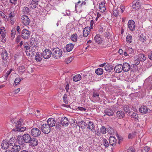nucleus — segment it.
<instances>
[{"mask_svg":"<svg viewBox=\"0 0 152 152\" xmlns=\"http://www.w3.org/2000/svg\"><path fill=\"white\" fill-rule=\"evenodd\" d=\"M31 138V135L29 134H25L23 136L18 138V143L21 144L23 143L24 142L27 143H30Z\"/></svg>","mask_w":152,"mask_h":152,"instance_id":"nucleus-1","label":"nucleus"},{"mask_svg":"<svg viewBox=\"0 0 152 152\" xmlns=\"http://www.w3.org/2000/svg\"><path fill=\"white\" fill-rule=\"evenodd\" d=\"M52 57L56 59L60 58L62 54V50L58 48H53L52 50Z\"/></svg>","mask_w":152,"mask_h":152,"instance_id":"nucleus-2","label":"nucleus"},{"mask_svg":"<svg viewBox=\"0 0 152 152\" xmlns=\"http://www.w3.org/2000/svg\"><path fill=\"white\" fill-rule=\"evenodd\" d=\"M24 48L26 49L25 52L27 55L31 57L34 56L35 53L36 47H33L31 46H24Z\"/></svg>","mask_w":152,"mask_h":152,"instance_id":"nucleus-3","label":"nucleus"},{"mask_svg":"<svg viewBox=\"0 0 152 152\" xmlns=\"http://www.w3.org/2000/svg\"><path fill=\"white\" fill-rule=\"evenodd\" d=\"M125 10L124 6L122 5H121L120 7L115 8L113 9V14L115 16H118L120 13H122Z\"/></svg>","mask_w":152,"mask_h":152,"instance_id":"nucleus-4","label":"nucleus"},{"mask_svg":"<svg viewBox=\"0 0 152 152\" xmlns=\"http://www.w3.org/2000/svg\"><path fill=\"white\" fill-rule=\"evenodd\" d=\"M11 142L10 144L9 150H10L12 152L13 151H19L20 150V146L19 145H17L15 144L13 141H12L10 140Z\"/></svg>","mask_w":152,"mask_h":152,"instance_id":"nucleus-5","label":"nucleus"},{"mask_svg":"<svg viewBox=\"0 0 152 152\" xmlns=\"http://www.w3.org/2000/svg\"><path fill=\"white\" fill-rule=\"evenodd\" d=\"M47 124H45L42 125L41 129L42 132L45 134L49 133L51 130V128Z\"/></svg>","mask_w":152,"mask_h":152,"instance_id":"nucleus-6","label":"nucleus"},{"mask_svg":"<svg viewBox=\"0 0 152 152\" xmlns=\"http://www.w3.org/2000/svg\"><path fill=\"white\" fill-rule=\"evenodd\" d=\"M31 134L34 137H36L40 135L41 132L38 129L34 128L31 129Z\"/></svg>","mask_w":152,"mask_h":152,"instance_id":"nucleus-7","label":"nucleus"},{"mask_svg":"<svg viewBox=\"0 0 152 152\" xmlns=\"http://www.w3.org/2000/svg\"><path fill=\"white\" fill-rule=\"evenodd\" d=\"M30 31L26 29H24L22 31L21 36L24 39H28L30 37Z\"/></svg>","mask_w":152,"mask_h":152,"instance_id":"nucleus-8","label":"nucleus"},{"mask_svg":"<svg viewBox=\"0 0 152 152\" xmlns=\"http://www.w3.org/2000/svg\"><path fill=\"white\" fill-rule=\"evenodd\" d=\"M136 25L134 22L132 20H129L128 23V28L131 31H133L135 30Z\"/></svg>","mask_w":152,"mask_h":152,"instance_id":"nucleus-9","label":"nucleus"},{"mask_svg":"<svg viewBox=\"0 0 152 152\" xmlns=\"http://www.w3.org/2000/svg\"><path fill=\"white\" fill-rule=\"evenodd\" d=\"M21 22L23 25L27 26L29 24L30 20L27 16L23 15L21 16Z\"/></svg>","mask_w":152,"mask_h":152,"instance_id":"nucleus-10","label":"nucleus"},{"mask_svg":"<svg viewBox=\"0 0 152 152\" xmlns=\"http://www.w3.org/2000/svg\"><path fill=\"white\" fill-rule=\"evenodd\" d=\"M52 53L50 50L46 49L43 52L42 56L44 58L48 59L50 57Z\"/></svg>","mask_w":152,"mask_h":152,"instance_id":"nucleus-11","label":"nucleus"},{"mask_svg":"<svg viewBox=\"0 0 152 152\" xmlns=\"http://www.w3.org/2000/svg\"><path fill=\"white\" fill-rule=\"evenodd\" d=\"M11 139L9 141L7 140H3L2 142L1 146L2 148L5 149H7L8 148H9L10 144L11 142Z\"/></svg>","mask_w":152,"mask_h":152,"instance_id":"nucleus-12","label":"nucleus"},{"mask_svg":"<svg viewBox=\"0 0 152 152\" xmlns=\"http://www.w3.org/2000/svg\"><path fill=\"white\" fill-rule=\"evenodd\" d=\"M23 124V120L20 118L19 119H17L15 122L14 124V126H15L16 127L18 128L20 127Z\"/></svg>","mask_w":152,"mask_h":152,"instance_id":"nucleus-13","label":"nucleus"},{"mask_svg":"<svg viewBox=\"0 0 152 152\" xmlns=\"http://www.w3.org/2000/svg\"><path fill=\"white\" fill-rule=\"evenodd\" d=\"M1 57L3 60L6 61L8 58V53L7 51L3 50L1 54Z\"/></svg>","mask_w":152,"mask_h":152,"instance_id":"nucleus-14","label":"nucleus"},{"mask_svg":"<svg viewBox=\"0 0 152 152\" xmlns=\"http://www.w3.org/2000/svg\"><path fill=\"white\" fill-rule=\"evenodd\" d=\"M61 124L63 126H68L69 123L68 119L65 117L62 118L61 120Z\"/></svg>","mask_w":152,"mask_h":152,"instance_id":"nucleus-15","label":"nucleus"},{"mask_svg":"<svg viewBox=\"0 0 152 152\" xmlns=\"http://www.w3.org/2000/svg\"><path fill=\"white\" fill-rule=\"evenodd\" d=\"M47 124H48L49 126L51 128V127L55 126L56 124V121L53 118H49L47 121Z\"/></svg>","mask_w":152,"mask_h":152,"instance_id":"nucleus-16","label":"nucleus"},{"mask_svg":"<svg viewBox=\"0 0 152 152\" xmlns=\"http://www.w3.org/2000/svg\"><path fill=\"white\" fill-rule=\"evenodd\" d=\"M109 143L112 146L115 145L117 140L113 136H110L109 138Z\"/></svg>","mask_w":152,"mask_h":152,"instance_id":"nucleus-17","label":"nucleus"},{"mask_svg":"<svg viewBox=\"0 0 152 152\" xmlns=\"http://www.w3.org/2000/svg\"><path fill=\"white\" fill-rule=\"evenodd\" d=\"M150 110L147 108L146 106L144 105L142 106L139 108V111L142 113H146L148 112H149Z\"/></svg>","mask_w":152,"mask_h":152,"instance_id":"nucleus-18","label":"nucleus"},{"mask_svg":"<svg viewBox=\"0 0 152 152\" xmlns=\"http://www.w3.org/2000/svg\"><path fill=\"white\" fill-rule=\"evenodd\" d=\"M123 69L122 65L121 64L117 65L114 68L115 71L117 73H120L121 72Z\"/></svg>","mask_w":152,"mask_h":152,"instance_id":"nucleus-19","label":"nucleus"},{"mask_svg":"<svg viewBox=\"0 0 152 152\" xmlns=\"http://www.w3.org/2000/svg\"><path fill=\"white\" fill-rule=\"evenodd\" d=\"M140 4L138 1H134L132 6V8L133 10H135L138 9L140 8Z\"/></svg>","mask_w":152,"mask_h":152,"instance_id":"nucleus-20","label":"nucleus"},{"mask_svg":"<svg viewBox=\"0 0 152 152\" xmlns=\"http://www.w3.org/2000/svg\"><path fill=\"white\" fill-rule=\"evenodd\" d=\"M94 40L95 42L98 44H100L102 42V38L99 34H96L94 38Z\"/></svg>","mask_w":152,"mask_h":152,"instance_id":"nucleus-21","label":"nucleus"},{"mask_svg":"<svg viewBox=\"0 0 152 152\" xmlns=\"http://www.w3.org/2000/svg\"><path fill=\"white\" fill-rule=\"evenodd\" d=\"M123 70L126 72L129 71L130 68V65L128 63H125L123 64Z\"/></svg>","mask_w":152,"mask_h":152,"instance_id":"nucleus-22","label":"nucleus"},{"mask_svg":"<svg viewBox=\"0 0 152 152\" xmlns=\"http://www.w3.org/2000/svg\"><path fill=\"white\" fill-rule=\"evenodd\" d=\"M90 32V28L88 27H86L84 29L83 32V36L84 37H87Z\"/></svg>","mask_w":152,"mask_h":152,"instance_id":"nucleus-23","label":"nucleus"},{"mask_svg":"<svg viewBox=\"0 0 152 152\" xmlns=\"http://www.w3.org/2000/svg\"><path fill=\"white\" fill-rule=\"evenodd\" d=\"M99 8L101 12H104L106 10L105 3L103 2L100 3L99 4Z\"/></svg>","mask_w":152,"mask_h":152,"instance_id":"nucleus-24","label":"nucleus"},{"mask_svg":"<svg viewBox=\"0 0 152 152\" xmlns=\"http://www.w3.org/2000/svg\"><path fill=\"white\" fill-rule=\"evenodd\" d=\"M7 31L5 28L4 26H1L0 28V34L1 37L6 36Z\"/></svg>","mask_w":152,"mask_h":152,"instance_id":"nucleus-25","label":"nucleus"},{"mask_svg":"<svg viewBox=\"0 0 152 152\" xmlns=\"http://www.w3.org/2000/svg\"><path fill=\"white\" fill-rule=\"evenodd\" d=\"M35 58L37 61H41L42 59V53L39 52H37L35 55Z\"/></svg>","mask_w":152,"mask_h":152,"instance_id":"nucleus-26","label":"nucleus"},{"mask_svg":"<svg viewBox=\"0 0 152 152\" xmlns=\"http://www.w3.org/2000/svg\"><path fill=\"white\" fill-rule=\"evenodd\" d=\"M30 140L31 142H30V143H31L33 146H36L38 145V142L36 138L34 137H31Z\"/></svg>","mask_w":152,"mask_h":152,"instance_id":"nucleus-27","label":"nucleus"},{"mask_svg":"<svg viewBox=\"0 0 152 152\" xmlns=\"http://www.w3.org/2000/svg\"><path fill=\"white\" fill-rule=\"evenodd\" d=\"M87 128L92 131L95 130V126L92 122L89 121L88 122V124Z\"/></svg>","mask_w":152,"mask_h":152,"instance_id":"nucleus-28","label":"nucleus"},{"mask_svg":"<svg viewBox=\"0 0 152 152\" xmlns=\"http://www.w3.org/2000/svg\"><path fill=\"white\" fill-rule=\"evenodd\" d=\"M104 113L106 115L109 116H113V111L111 110L106 109L104 110Z\"/></svg>","mask_w":152,"mask_h":152,"instance_id":"nucleus-29","label":"nucleus"},{"mask_svg":"<svg viewBox=\"0 0 152 152\" xmlns=\"http://www.w3.org/2000/svg\"><path fill=\"white\" fill-rule=\"evenodd\" d=\"M74 47V45L72 43L67 45L66 47V50L67 51L69 52L71 51Z\"/></svg>","mask_w":152,"mask_h":152,"instance_id":"nucleus-30","label":"nucleus"},{"mask_svg":"<svg viewBox=\"0 0 152 152\" xmlns=\"http://www.w3.org/2000/svg\"><path fill=\"white\" fill-rule=\"evenodd\" d=\"M116 115L120 118H123L125 116L124 113L121 111H119L117 112L116 113Z\"/></svg>","mask_w":152,"mask_h":152,"instance_id":"nucleus-31","label":"nucleus"},{"mask_svg":"<svg viewBox=\"0 0 152 152\" xmlns=\"http://www.w3.org/2000/svg\"><path fill=\"white\" fill-rule=\"evenodd\" d=\"M151 78L148 77L145 80L144 83L145 84L147 83L150 88L152 89V82L150 81H151Z\"/></svg>","mask_w":152,"mask_h":152,"instance_id":"nucleus-32","label":"nucleus"},{"mask_svg":"<svg viewBox=\"0 0 152 152\" xmlns=\"http://www.w3.org/2000/svg\"><path fill=\"white\" fill-rule=\"evenodd\" d=\"M81 76L80 75L77 74L73 77V80L75 82L78 81L81 79Z\"/></svg>","mask_w":152,"mask_h":152,"instance_id":"nucleus-33","label":"nucleus"},{"mask_svg":"<svg viewBox=\"0 0 152 152\" xmlns=\"http://www.w3.org/2000/svg\"><path fill=\"white\" fill-rule=\"evenodd\" d=\"M71 40L74 42L77 41V36L76 34H74L72 35L70 37Z\"/></svg>","mask_w":152,"mask_h":152,"instance_id":"nucleus-34","label":"nucleus"},{"mask_svg":"<svg viewBox=\"0 0 152 152\" xmlns=\"http://www.w3.org/2000/svg\"><path fill=\"white\" fill-rule=\"evenodd\" d=\"M138 57L140 61H144L146 60V57L143 54H140L139 55Z\"/></svg>","mask_w":152,"mask_h":152,"instance_id":"nucleus-35","label":"nucleus"},{"mask_svg":"<svg viewBox=\"0 0 152 152\" xmlns=\"http://www.w3.org/2000/svg\"><path fill=\"white\" fill-rule=\"evenodd\" d=\"M26 129V127H23L20 128H16L14 129V131L15 132H23Z\"/></svg>","mask_w":152,"mask_h":152,"instance_id":"nucleus-36","label":"nucleus"},{"mask_svg":"<svg viewBox=\"0 0 152 152\" xmlns=\"http://www.w3.org/2000/svg\"><path fill=\"white\" fill-rule=\"evenodd\" d=\"M102 143L106 148H107L109 146V143L104 138L102 139Z\"/></svg>","mask_w":152,"mask_h":152,"instance_id":"nucleus-37","label":"nucleus"},{"mask_svg":"<svg viewBox=\"0 0 152 152\" xmlns=\"http://www.w3.org/2000/svg\"><path fill=\"white\" fill-rule=\"evenodd\" d=\"M132 37L130 34H128L126 37V41L127 42L130 44L132 42Z\"/></svg>","mask_w":152,"mask_h":152,"instance_id":"nucleus-38","label":"nucleus"},{"mask_svg":"<svg viewBox=\"0 0 152 152\" xmlns=\"http://www.w3.org/2000/svg\"><path fill=\"white\" fill-rule=\"evenodd\" d=\"M95 72L98 75H100L103 74V71L102 69L100 68H99L96 70L95 71Z\"/></svg>","mask_w":152,"mask_h":152,"instance_id":"nucleus-39","label":"nucleus"},{"mask_svg":"<svg viewBox=\"0 0 152 152\" xmlns=\"http://www.w3.org/2000/svg\"><path fill=\"white\" fill-rule=\"evenodd\" d=\"M104 68L105 70L108 72H110L111 71V70L113 69L112 67L110 66L108 64L105 65Z\"/></svg>","mask_w":152,"mask_h":152,"instance_id":"nucleus-40","label":"nucleus"},{"mask_svg":"<svg viewBox=\"0 0 152 152\" xmlns=\"http://www.w3.org/2000/svg\"><path fill=\"white\" fill-rule=\"evenodd\" d=\"M23 12L25 14H28L29 12V8L26 7H24L23 10Z\"/></svg>","mask_w":152,"mask_h":152,"instance_id":"nucleus-41","label":"nucleus"},{"mask_svg":"<svg viewBox=\"0 0 152 152\" xmlns=\"http://www.w3.org/2000/svg\"><path fill=\"white\" fill-rule=\"evenodd\" d=\"M132 118L134 119L135 121L137 120L138 118V115L136 113H133L131 115Z\"/></svg>","mask_w":152,"mask_h":152,"instance_id":"nucleus-42","label":"nucleus"},{"mask_svg":"<svg viewBox=\"0 0 152 152\" xmlns=\"http://www.w3.org/2000/svg\"><path fill=\"white\" fill-rule=\"evenodd\" d=\"M124 111L126 113H129L130 111V108L128 105H125L124 107Z\"/></svg>","mask_w":152,"mask_h":152,"instance_id":"nucleus-43","label":"nucleus"},{"mask_svg":"<svg viewBox=\"0 0 152 152\" xmlns=\"http://www.w3.org/2000/svg\"><path fill=\"white\" fill-rule=\"evenodd\" d=\"M73 59L72 57L67 58L65 59V62L67 64L69 63L72 61Z\"/></svg>","mask_w":152,"mask_h":152,"instance_id":"nucleus-44","label":"nucleus"},{"mask_svg":"<svg viewBox=\"0 0 152 152\" xmlns=\"http://www.w3.org/2000/svg\"><path fill=\"white\" fill-rule=\"evenodd\" d=\"M21 81V79L20 78H17L15 80L14 82V85L15 86H17L18 84L20 83Z\"/></svg>","mask_w":152,"mask_h":152,"instance_id":"nucleus-45","label":"nucleus"},{"mask_svg":"<svg viewBox=\"0 0 152 152\" xmlns=\"http://www.w3.org/2000/svg\"><path fill=\"white\" fill-rule=\"evenodd\" d=\"M139 40L142 42H144L146 41L145 37L143 34H141L139 37Z\"/></svg>","mask_w":152,"mask_h":152,"instance_id":"nucleus-46","label":"nucleus"},{"mask_svg":"<svg viewBox=\"0 0 152 152\" xmlns=\"http://www.w3.org/2000/svg\"><path fill=\"white\" fill-rule=\"evenodd\" d=\"M9 13H8L9 15L8 17H15V13L14 11H9Z\"/></svg>","mask_w":152,"mask_h":152,"instance_id":"nucleus-47","label":"nucleus"},{"mask_svg":"<svg viewBox=\"0 0 152 152\" xmlns=\"http://www.w3.org/2000/svg\"><path fill=\"white\" fill-rule=\"evenodd\" d=\"M100 132L103 134H105L106 133V129L105 128L104 126H102L100 129Z\"/></svg>","mask_w":152,"mask_h":152,"instance_id":"nucleus-48","label":"nucleus"},{"mask_svg":"<svg viewBox=\"0 0 152 152\" xmlns=\"http://www.w3.org/2000/svg\"><path fill=\"white\" fill-rule=\"evenodd\" d=\"M8 19L11 24L13 25L15 21V17H8Z\"/></svg>","mask_w":152,"mask_h":152,"instance_id":"nucleus-49","label":"nucleus"},{"mask_svg":"<svg viewBox=\"0 0 152 152\" xmlns=\"http://www.w3.org/2000/svg\"><path fill=\"white\" fill-rule=\"evenodd\" d=\"M11 34L12 35L11 38L13 39L14 38L16 34L15 29H12L11 31Z\"/></svg>","mask_w":152,"mask_h":152,"instance_id":"nucleus-50","label":"nucleus"},{"mask_svg":"<svg viewBox=\"0 0 152 152\" xmlns=\"http://www.w3.org/2000/svg\"><path fill=\"white\" fill-rule=\"evenodd\" d=\"M140 61L139 58L137 57L135 58L134 60V64L138 65L140 63Z\"/></svg>","mask_w":152,"mask_h":152,"instance_id":"nucleus-51","label":"nucleus"},{"mask_svg":"<svg viewBox=\"0 0 152 152\" xmlns=\"http://www.w3.org/2000/svg\"><path fill=\"white\" fill-rule=\"evenodd\" d=\"M18 69L19 71L21 72H24L25 70V68L23 66H19L18 67Z\"/></svg>","mask_w":152,"mask_h":152,"instance_id":"nucleus-52","label":"nucleus"},{"mask_svg":"<svg viewBox=\"0 0 152 152\" xmlns=\"http://www.w3.org/2000/svg\"><path fill=\"white\" fill-rule=\"evenodd\" d=\"M33 3H31L30 4V7H31L32 9H35L37 7V2H33Z\"/></svg>","mask_w":152,"mask_h":152,"instance_id":"nucleus-53","label":"nucleus"},{"mask_svg":"<svg viewBox=\"0 0 152 152\" xmlns=\"http://www.w3.org/2000/svg\"><path fill=\"white\" fill-rule=\"evenodd\" d=\"M127 52L130 54H134V50L131 48H129L127 50Z\"/></svg>","mask_w":152,"mask_h":152,"instance_id":"nucleus-54","label":"nucleus"},{"mask_svg":"<svg viewBox=\"0 0 152 152\" xmlns=\"http://www.w3.org/2000/svg\"><path fill=\"white\" fill-rule=\"evenodd\" d=\"M99 129H96V130H94V132L95 135H99L100 134V132H99Z\"/></svg>","mask_w":152,"mask_h":152,"instance_id":"nucleus-55","label":"nucleus"},{"mask_svg":"<svg viewBox=\"0 0 152 152\" xmlns=\"http://www.w3.org/2000/svg\"><path fill=\"white\" fill-rule=\"evenodd\" d=\"M1 17L5 21H7L8 20L7 17L4 13L2 16Z\"/></svg>","mask_w":152,"mask_h":152,"instance_id":"nucleus-56","label":"nucleus"},{"mask_svg":"<svg viewBox=\"0 0 152 152\" xmlns=\"http://www.w3.org/2000/svg\"><path fill=\"white\" fill-rule=\"evenodd\" d=\"M67 95L66 94H64L63 97V99L65 103H66V102H67Z\"/></svg>","mask_w":152,"mask_h":152,"instance_id":"nucleus-57","label":"nucleus"},{"mask_svg":"<svg viewBox=\"0 0 152 152\" xmlns=\"http://www.w3.org/2000/svg\"><path fill=\"white\" fill-rule=\"evenodd\" d=\"M93 97H96L99 96V94L96 91H94L92 96Z\"/></svg>","mask_w":152,"mask_h":152,"instance_id":"nucleus-58","label":"nucleus"},{"mask_svg":"<svg viewBox=\"0 0 152 152\" xmlns=\"http://www.w3.org/2000/svg\"><path fill=\"white\" fill-rule=\"evenodd\" d=\"M77 109L82 111H85L86 110V108L82 107H78Z\"/></svg>","mask_w":152,"mask_h":152,"instance_id":"nucleus-59","label":"nucleus"},{"mask_svg":"<svg viewBox=\"0 0 152 152\" xmlns=\"http://www.w3.org/2000/svg\"><path fill=\"white\" fill-rule=\"evenodd\" d=\"M144 149L146 152H148L150 148L148 146H145L144 147Z\"/></svg>","mask_w":152,"mask_h":152,"instance_id":"nucleus-60","label":"nucleus"},{"mask_svg":"<svg viewBox=\"0 0 152 152\" xmlns=\"http://www.w3.org/2000/svg\"><path fill=\"white\" fill-rule=\"evenodd\" d=\"M12 71V69H10V70L8 71L5 74V75L8 76L10 75V73H11Z\"/></svg>","mask_w":152,"mask_h":152,"instance_id":"nucleus-61","label":"nucleus"},{"mask_svg":"<svg viewBox=\"0 0 152 152\" xmlns=\"http://www.w3.org/2000/svg\"><path fill=\"white\" fill-rule=\"evenodd\" d=\"M128 137L129 139H132L133 137V134H129L128 136Z\"/></svg>","mask_w":152,"mask_h":152,"instance_id":"nucleus-62","label":"nucleus"},{"mask_svg":"<svg viewBox=\"0 0 152 152\" xmlns=\"http://www.w3.org/2000/svg\"><path fill=\"white\" fill-rule=\"evenodd\" d=\"M20 88H18L16 89L13 92L14 94H17L20 91Z\"/></svg>","mask_w":152,"mask_h":152,"instance_id":"nucleus-63","label":"nucleus"},{"mask_svg":"<svg viewBox=\"0 0 152 152\" xmlns=\"http://www.w3.org/2000/svg\"><path fill=\"white\" fill-rule=\"evenodd\" d=\"M148 57L150 60H152V51H151L149 53Z\"/></svg>","mask_w":152,"mask_h":152,"instance_id":"nucleus-64","label":"nucleus"}]
</instances>
